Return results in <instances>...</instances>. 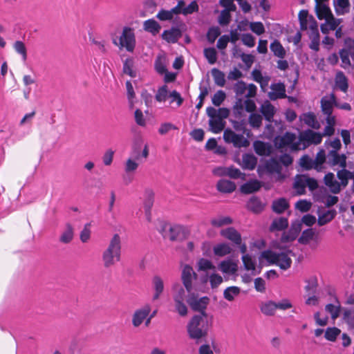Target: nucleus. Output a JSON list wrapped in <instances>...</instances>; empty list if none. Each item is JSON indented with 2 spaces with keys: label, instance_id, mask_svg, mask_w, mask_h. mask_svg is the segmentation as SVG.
I'll use <instances>...</instances> for the list:
<instances>
[{
  "label": "nucleus",
  "instance_id": "1",
  "mask_svg": "<svg viewBox=\"0 0 354 354\" xmlns=\"http://www.w3.org/2000/svg\"><path fill=\"white\" fill-rule=\"evenodd\" d=\"M212 324V317L205 312L196 315L190 319L187 326L189 337L198 342L207 336L208 330Z\"/></svg>",
  "mask_w": 354,
  "mask_h": 354
},
{
  "label": "nucleus",
  "instance_id": "2",
  "mask_svg": "<svg viewBox=\"0 0 354 354\" xmlns=\"http://www.w3.org/2000/svg\"><path fill=\"white\" fill-rule=\"evenodd\" d=\"M121 258V239L118 234L111 239L108 247L102 256L103 266L105 268L113 267Z\"/></svg>",
  "mask_w": 354,
  "mask_h": 354
},
{
  "label": "nucleus",
  "instance_id": "3",
  "mask_svg": "<svg viewBox=\"0 0 354 354\" xmlns=\"http://www.w3.org/2000/svg\"><path fill=\"white\" fill-rule=\"evenodd\" d=\"M206 113L209 117V130L214 133L221 132L225 125L224 120L230 115V110L227 108H219L216 109L214 107L209 106L206 109Z\"/></svg>",
  "mask_w": 354,
  "mask_h": 354
},
{
  "label": "nucleus",
  "instance_id": "4",
  "mask_svg": "<svg viewBox=\"0 0 354 354\" xmlns=\"http://www.w3.org/2000/svg\"><path fill=\"white\" fill-rule=\"evenodd\" d=\"M291 253V251L279 253L268 250L261 253L260 259L266 260L269 264H276L282 270H287L292 264V260L289 256Z\"/></svg>",
  "mask_w": 354,
  "mask_h": 354
},
{
  "label": "nucleus",
  "instance_id": "5",
  "mask_svg": "<svg viewBox=\"0 0 354 354\" xmlns=\"http://www.w3.org/2000/svg\"><path fill=\"white\" fill-rule=\"evenodd\" d=\"M321 134L308 129L300 132L298 142L294 145L295 150L305 149L311 144L317 145L322 141Z\"/></svg>",
  "mask_w": 354,
  "mask_h": 354
},
{
  "label": "nucleus",
  "instance_id": "6",
  "mask_svg": "<svg viewBox=\"0 0 354 354\" xmlns=\"http://www.w3.org/2000/svg\"><path fill=\"white\" fill-rule=\"evenodd\" d=\"M326 160V153L324 150H320L316 155L315 160L310 158L308 156H304L299 160V165L305 169H315L317 171H320L323 169L322 165Z\"/></svg>",
  "mask_w": 354,
  "mask_h": 354
},
{
  "label": "nucleus",
  "instance_id": "7",
  "mask_svg": "<svg viewBox=\"0 0 354 354\" xmlns=\"http://www.w3.org/2000/svg\"><path fill=\"white\" fill-rule=\"evenodd\" d=\"M113 42L118 46L120 48H124L128 52H133L136 46V39L133 30L130 28L124 27L119 37V44L114 39Z\"/></svg>",
  "mask_w": 354,
  "mask_h": 354
},
{
  "label": "nucleus",
  "instance_id": "8",
  "mask_svg": "<svg viewBox=\"0 0 354 354\" xmlns=\"http://www.w3.org/2000/svg\"><path fill=\"white\" fill-rule=\"evenodd\" d=\"M317 183L315 179L306 175L297 176L293 184V188L297 195L304 194L306 187L313 191L317 188Z\"/></svg>",
  "mask_w": 354,
  "mask_h": 354
},
{
  "label": "nucleus",
  "instance_id": "9",
  "mask_svg": "<svg viewBox=\"0 0 354 354\" xmlns=\"http://www.w3.org/2000/svg\"><path fill=\"white\" fill-rule=\"evenodd\" d=\"M223 139L225 142L232 144L236 148L247 147L250 145L244 134L236 133L229 128L224 130Z\"/></svg>",
  "mask_w": 354,
  "mask_h": 354
},
{
  "label": "nucleus",
  "instance_id": "10",
  "mask_svg": "<svg viewBox=\"0 0 354 354\" xmlns=\"http://www.w3.org/2000/svg\"><path fill=\"white\" fill-rule=\"evenodd\" d=\"M198 10V5L196 1H192L189 5H187L184 0H179L177 5L169 10L168 12H170V17L173 19L175 15L182 14L187 16L197 12Z\"/></svg>",
  "mask_w": 354,
  "mask_h": 354
},
{
  "label": "nucleus",
  "instance_id": "11",
  "mask_svg": "<svg viewBox=\"0 0 354 354\" xmlns=\"http://www.w3.org/2000/svg\"><path fill=\"white\" fill-rule=\"evenodd\" d=\"M174 294L173 298L175 302L176 310L181 316H185L187 313V308L184 304L187 290L185 288H184L179 284L174 286Z\"/></svg>",
  "mask_w": 354,
  "mask_h": 354
},
{
  "label": "nucleus",
  "instance_id": "12",
  "mask_svg": "<svg viewBox=\"0 0 354 354\" xmlns=\"http://www.w3.org/2000/svg\"><path fill=\"white\" fill-rule=\"evenodd\" d=\"M140 148L134 147L132 150V156L127 158L124 162V171L127 174L136 173L140 165Z\"/></svg>",
  "mask_w": 354,
  "mask_h": 354
},
{
  "label": "nucleus",
  "instance_id": "13",
  "mask_svg": "<svg viewBox=\"0 0 354 354\" xmlns=\"http://www.w3.org/2000/svg\"><path fill=\"white\" fill-rule=\"evenodd\" d=\"M209 301V299L207 297L198 298V295L193 291L187 292V302L194 310L205 312L204 310Z\"/></svg>",
  "mask_w": 354,
  "mask_h": 354
},
{
  "label": "nucleus",
  "instance_id": "14",
  "mask_svg": "<svg viewBox=\"0 0 354 354\" xmlns=\"http://www.w3.org/2000/svg\"><path fill=\"white\" fill-rule=\"evenodd\" d=\"M198 277L197 274L194 271L192 267L189 265H184L182 268L181 279L187 292L193 291L192 282Z\"/></svg>",
  "mask_w": 354,
  "mask_h": 354
},
{
  "label": "nucleus",
  "instance_id": "15",
  "mask_svg": "<svg viewBox=\"0 0 354 354\" xmlns=\"http://www.w3.org/2000/svg\"><path fill=\"white\" fill-rule=\"evenodd\" d=\"M234 91L237 95L250 98L257 95V87L253 84L247 85L245 82L241 81L234 85Z\"/></svg>",
  "mask_w": 354,
  "mask_h": 354
},
{
  "label": "nucleus",
  "instance_id": "16",
  "mask_svg": "<svg viewBox=\"0 0 354 354\" xmlns=\"http://www.w3.org/2000/svg\"><path fill=\"white\" fill-rule=\"evenodd\" d=\"M346 156L345 154H339L335 151H329L326 155L325 162L330 167H339L340 168L346 167Z\"/></svg>",
  "mask_w": 354,
  "mask_h": 354
},
{
  "label": "nucleus",
  "instance_id": "17",
  "mask_svg": "<svg viewBox=\"0 0 354 354\" xmlns=\"http://www.w3.org/2000/svg\"><path fill=\"white\" fill-rule=\"evenodd\" d=\"M151 312L149 304L145 305L142 308L136 310L132 317V324L134 327L140 326L147 319Z\"/></svg>",
  "mask_w": 354,
  "mask_h": 354
},
{
  "label": "nucleus",
  "instance_id": "18",
  "mask_svg": "<svg viewBox=\"0 0 354 354\" xmlns=\"http://www.w3.org/2000/svg\"><path fill=\"white\" fill-rule=\"evenodd\" d=\"M315 10L317 17L319 20L324 19V22H342V19L336 21L333 18L329 8L324 4L316 3Z\"/></svg>",
  "mask_w": 354,
  "mask_h": 354
},
{
  "label": "nucleus",
  "instance_id": "19",
  "mask_svg": "<svg viewBox=\"0 0 354 354\" xmlns=\"http://www.w3.org/2000/svg\"><path fill=\"white\" fill-rule=\"evenodd\" d=\"M302 228L301 221L297 220L294 221L289 231L287 233H284L281 236V241L283 243L290 242L294 241L301 232Z\"/></svg>",
  "mask_w": 354,
  "mask_h": 354
},
{
  "label": "nucleus",
  "instance_id": "20",
  "mask_svg": "<svg viewBox=\"0 0 354 354\" xmlns=\"http://www.w3.org/2000/svg\"><path fill=\"white\" fill-rule=\"evenodd\" d=\"M145 199L143 203L144 212L148 222L151 221V208L153 205L154 192L151 189H146Z\"/></svg>",
  "mask_w": 354,
  "mask_h": 354
},
{
  "label": "nucleus",
  "instance_id": "21",
  "mask_svg": "<svg viewBox=\"0 0 354 354\" xmlns=\"http://www.w3.org/2000/svg\"><path fill=\"white\" fill-rule=\"evenodd\" d=\"M152 288L153 290L152 301H155L160 299L165 289L163 279L160 276L155 275L153 277Z\"/></svg>",
  "mask_w": 354,
  "mask_h": 354
},
{
  "label": "nucleus",
  "instance_id": "22",
  "mask_svg": "<svg viewBox=\"0 0 354 354\" xmlns=\"http://www.w3.org/2000/svg\"><path fill=\"white\" fill-rule=\"evenodd\" d=\"M220 234L233 242L236 245L241 244V234L234 227H230L225 229H223L220 232Z\"/></svg>",
  "mask_w": 354,
  "mask_h": 354
},
{
  "label": "nucleus",
  "instance_id": "23",
  "mask_svg": "<svg viewBox=\"0 0 354 354\" xmlns=\"http://www.w3.org/2000/svg\"><path fill=\"white\" fill-rule=\"evenodd\" d=\"M324 183L329 188L330 191L333 194H338L343 188L340 182H338L334 174L328 173L324 177Z\"/></svg>",
  "mask_w": 354,
  "mask_h": 354
},
{
  "label": "nucleus",
  "instance_id": "24",
  "mask_svg": "<svg viewBox=\"0 0 354 354\" xmlns=\"http://www.w3.org/2000/svg\"><path fill=\"white\" fill-rule=\"evenodd\" d=\"M74 237V228L73 225L67 223L65 224L59 237V241L64 244L70 243Z\"/></svg>",
  "mask_w": 354,
  "mask_h": 354
},
{
  "label": "nucleus",
  "instance_id": "25",
  "mask_svg": "<svg viewBox=\"0 0 354 354\" xmlns=\"http://www.w3.org/2000/svg\"><path fill=\"white\" fill-rule=\"evenodd\" d=\"M321 105L322 111L325 115L332 114L333 106H337L335 95L332 93L328 96L322 97Z\"/></svg>",
  "mask_w": 354,
  "mask_h": 354
},
{
  "label": "nucleus",
  "instance_id": "26",
  "mask_svg": "<svg viewBox=\"0 0 354 354\" xmlns=\"http://www.w3.org/2000/svg\"><path fill=\"white\" fill-rule=\"evenodd\" d=\"M157 3L154 0H146L138 15L141 17H148L149 15L153 14L156 10Z\"/></svg>",
  "mask_w": 354,
  "mask_h": 354
},
{
  "label": "nucleus",
  "instance_id": "27",
  "mask_svg": "<svg viewBox=\"0 0 354 354\" xmlns=\"http://www.w3.org/2000/svg\"><path fill=\"white\" fill-rule=\"evenodd\" d=\"M272 92L269 93L271 100H274L278 98H284L286 97L285 86L282 83H277L271 85Z\"/></svg>",
  "mask_w": 354,
  "mask_h": 354
},
{
  "label": "nucleus",
  "instance_id": "28",
  "mask_svg": "<svg viewBox=\"0 0 354 354\" xmlns=\"http://www.w3.org/2000/svg\"><path fill=\"white\" fill-rule=\"evenodd\" d=\"M216 189L222 193H232L236 189V185L231 180L221 179L217 182Z\"/></svg>",
  "mask_w": 354,
  "mask_h": 354
},
{
  "label": "nucleus",
  "instance_id": "29",
  "mask_svg": "<svg viewBox=\"0 0 354 354\" xmlns=\"http://www.w3.org/2000/svg\"><path fill=\"white\" fill-rule=\"evenodd\" d=\"M260 111L263 115L266 120L271 122L274 115L275 114L276 109L269 101H266L261 106Z\"/></svg>",
  "mask_w": 354,
  "mask_h": 354
},
{
  "label": "nucleus",
  "instance_id": "30",
  "mask_svg": "<svg viewBox=\"0 0 354 354\" xmlns=\"http://www.w3.org/2000/svg\"><path fill=\"white\" fill-rule=\"evenodd\" d=\"M218 269L223 273L234 274L237 271V265L231 260L223 261L218 264Z\"/></svg>",
  "mask_w": 354,
  "mask_h": 354
},
{
  "label": "nucleus",
  "instance_id": "31",
  "mask_svg": "<svg viewBox=\"0 0 354 354\" xmlns=\"http://www.w3.org/2000/svg\"><path fill=\"white\" fill-rule=\"evenodd\" d=\"M333 4L337 15H344L350 10L349 0H333Z\"/></svg>",
  "mask_w": 354,
  "mask_h": 354
},
{
  "label": "nucleus",
  "instance_id": "32",
  "mask_svg": "<svg viewBox=\"0 0 354 354\" xmlns=\"http://www.w3.org/2000/svg\"><path fill=\"white\" fill-rule=\"evenodd\" d=\"M261 187L259 181L254 180L247 182L241 185L240 189L243 194H252L254 192L258 191Z\"/></svg>",
  "mask_w": 354,
  "mask_h": 354
},
{
  "label": "nucleus",
  "instance_id": "33",
  "mask_svg": "<svg viewBox=\"0 0 354 354\" xmlns=\"http://www.w3.org/2000/svg\"><path fill=\"white\" fill-rule=\"evenodd\" d=\"M162 36L168 42L174 43L180 37L181 30L178 28H172L170 30L164 31Z\"/></svg>",
  "mask_w": 354,
  "mask_h": 354
},
{
  "label": "nucleus",
  "instance_id": "34",
  "mask_svg": "<svg viewBox=\"0 0 354 354\" xmlns=\"http://www.w3.org/2000/svg\"><path fill=\"white\" fill-rule=\"evenodd\" d=\"M232 251V248L226 243H218L213 248L214 254L218 257H224L230 254Z\"/></svg>",
  "mask_w": 354,
  "mask_h": 354
},
{
  "label": "nucleus",
  "instance_id": "35",
  "mask_svg": "<svg viewBox=\"0 0 354 354\" xmlns=\"http://www.w3.org/2000/svg\"><path fill=\"white\" fill-rule=\"evenodd\" d=\"M260 309L263 314L267 316L274 315L277 308V303L268 301L262 302L260 305Z\"/></svg>",
  "mask_w": 354,
  "mask_h": 354
},
{
  "label": "nucleus",
  "instance_id": "36",
  "mask_svg": "<svg viewBox=\"0 0 354 354\" xmlns=\"http://www.w3.org/2000/svg\"><path fill=\"white\" fill-rule=\"evenodd\" d=\"M210 223L213 227H221L232 223V219L230 216H218L212 218Z\"/></svg>",
  "mask_w": 354,
  "mask_h": 354
},
{
  "label": "nucleus",
  "instance_id": "37",
  "mask_svg": "<svg viewBox=\"0 0 354 354\" xmlns=\"http://www.w3.org/2000/svg\"><path fill=\"white\" fill-rule=\"evenodd\" d=\"M337 176L340 180V185L344 188L348 185V180L353 177V172L346 169V168H342L337 171Z\"/></svg>",
  "mask_w": 354,
  "mask_h": 354
},
{
  "label": "nucleus",
  "instance_id": "38",
  "mask_svg": "<svg viewBox=\"0 0 354 354\" xmlns=\"http://www.w3.org/2000/svg\"><path fill=\"white\" fill-rule=\"evenodd\" d=\"M240 288L237 286H230L224 290L223 297L228 301H232L240 295Z\"/></svg>",
  "mask_w": 354,
  "mask_h": 354
},
{
  "label": "nucleus",
  "instance_id": "39",
  "mask_svg": "<svg viewBox=\"0 0 354 354\" xmlns=\"http://www.w3.org/2000/svg\"><path fill=\"white\" fill-rule=\"evenodd\" d=\"M167 65V59L165 55H159L156 57V59L155 61V69L159 74H164L167 72L166 68Z\"/></svg>",
  "mask_w": 354,
  "mask_h": 354
},
{
  "label": "nucleus",
  "instance_id": "40",
  "mask_svg": "<svg viewBox=\"0 0 354 354\" xmlns=\"http://www.w3.org/2000/svg\"><path fill=\"white\" fill-rule=\"evenodd\" d=\"M257 165L256 158L251 154H244L242 157L241 166L244 169L252 170Z\"/></svg>",
  "mask_w": 354,
  "mask_h": 354
},
{
  "label": "nucleus",
  "instance_id": "41",
  "mask_svg": "<svg viewBox=\"0 0 354 354\" xmlns=\"http://www.w3.org/2000/svg\"><path fill=\"white\" fill-rule=\"evenodd\" d=\"M280 141L281 146L291 145L293 150H295L294 145L298 142L296 136L292 133H285V135L281 138Z\"/></svg>",
  "mask_w": 354,
  "mask_h": 354
},
{
  "label": "nucleus",
  "instance_id": "42",
  "mask_svg": "<svg viewBox=\"0 0 354 354\" xmlns=\"http://www.w3.org/2000/svg\"><path fill=\"white\" fill-rule=\"evenodd\" d=\"M248 24H240L236 28L232 30L230 32V42L235 44L241 37V35L240 32L246 30V26Z\"/></svg>",
  "mask_w": 354,
  "mask_h": 354
},
{
  "label": "nucleus",
  "instance_id": "43",
  "mask_svg": "<svg viewBox=\"0 0 354 354\" xmlns=\"http://www.w3.org/2000/svg\"><path fill=\"white\" fill-rule=\"evenodd\" d=\"M263 117L257 113H252L248 117V123L250 126L255 129H258L262 124Z\"/></svg>",
  "mask_w": 354,
  "mask_h": 354
},
{
  "label": "nucleus",
  "instance_id": "44",
  "mask_svg": "<svg viewBox=\"0 0 354 354\" xmlns=\"http://www.w3.org/2000/svg\"><path fill=\"white\" fill-rule=\"evenodd\" d=\"M335 84H336V86L343 92H346L347 91V89H348L347 79L342 72L339 71L336 74Z\"/></svg>",
  "mask_w": 354,
  "mask_h": 354
},
{
  "label": "nucleus",
  "instance_id": "45",
  "mask_svg": "<svg viewBox=\"0 0 354 354\" xmlns=\"http://www.w3.org/2000/svg\"><path fill=\"white\" fill-rule=\"evenodd\" d=\"M336 214V212L335 210H328L321 215L319 216L318 218V225L320 226H322L330 221L333 219Z\"/></svg>",
  "mask_w": 354,
  "mask_h": 354
},
{
  "label": "nucleus",
  "instance_id": "46",
  "mask_svg": "<svg viewBox=\"0 0 354 354\" xmlns=\"http://www.w3.org/2000/svg\"><path fill=\"white\" fill-rule=\"evenodd\" d=\"M248 207L252 212L258 213L263 208V205L257 197H252L248 203Z\"/></svg>",
  "mask_w": 354,
  "mask_h": 354
},
{
  "label": "nucleus",
  "instance_id": "47",
  "mask_svg": "<svg viewBox=\"0 0 354 354\" xmlns=\"http://www.w3.org/2000/svg\"><path fill=\"white\" fill-rule=\"evenodd\" d=\"M288 225L287 218L284 217H280L274 219L270 226V230H282L286 228Z\"/></svg>",
  "mask_w": 354,
  "mask_h": 354
},
{
  "label": "nucleus",
  "instance_id": "48",
  "mask_svg": "<svg viewBox=\"0 0 354 354\" xmlns=\"http://www.w3.org/2000/svg\"><path fill=\"white\" fill-rule=\"evenodd\" d=\"M232 124L233 129L238 131L241 132L242 134L246 135L248 137H250L251 134V131L250 129L246 128L245 122L244 121H232Z\"/></svg>",
  "mask_w": 354,
  "mask_h": 354
},
{
  "label": "nucleus",
  "instance_id": "49",
  "mask_svg": "<svg viewBox=\"0 0 354 354\" xmlns=\"http://www.w3.org/2000/svg\"><path fill=\"white\" fill-rule=\"evenodd\" d=\"M239 103L240 104V107L242 109L243 106L245 107V109L247 112L254 113L257 109V106L254 100L248 98L245 100L243 102L241 100H239L238 102H236V106H239Z\"/></svg>",
  "mask_w": 354,
  "mask_h": 354
},
{
  "label": "nucleus",
  "instance_id": "50",
  "mask_svg": "<svg viewBox=\"0 0 354 354\" xmlns=\"http://www.w3.org/2000/svg\"><path fill=\"white\" fill-rule=\"evenodd\" d=\"M288 207V203L284 198L274 201L272 203V209L277 213H282Z\"/></svg>",
  "mask_w": 354,
  "mask_h": 354
},
{
  "label": "nucleus",
  "instance_id": "51",
  "mask_svg": "<svg viewBox=\"0 0 354 354\" xmlns=\"http://www.w3.org/2000/svg\"><path fill=\"white\" fill-rule=\"evenodd\" d=\"M255 152L260 156H265L269 153V147L267 144L262 141H256L254 143Z\"/></svg>",
  "mask_w": 354,
  "mask_h": 354
},
{
  "label": "nucleus",
  "instance_id": "52",
  "mask_svg": "<svg viewBox=\"0 0 354 354\" xmlns=\"http://www.w3.org/2000/svg\"><path fill=\"white\" fill-rule=\"evenodd\" d=\"M270 50L278 57L283 58L285 56V50L278 41H274L270 44Z\"/></svg>",
  "mask_w": 354,
  "mask_h": 354
},
{
  "label": "nucleus",
  "instance_id": "53",
  "mask_svg": "<svg viewBox=\"0 0 354 354\" xmlns=\"http://www.w3.org/2000/svg\"><path fill=\"white\" fill-rule=\"evenodd\" d=\"M212 75L216 84L220 86H224L225 80L224 73L223 72L218 69L213 68L212 70Z\"/></svg>",
  "mask_w": 354,
  "mask_h": 354
},
{
  "label": "nucleus",
  "instance_id": "54",
  "mask_svg": "<svg viewBox=\"0 0 354 354\" xmlns=\"http://www.w3.org/2000/svg\"><path fill=\"white\" fill-rule=\"evenodd\" d=\"M326 310L330 314L333 319H335L339 315L340 304L337 301V304H328L326 306Z\"/></svg>",
  "mask_w": 354,
  "mask_h": 354
},
{
  "label": "nucleus",
  "instance_id": "55",
  "mask_svg": "<svg viewBox=\"0 0 354 354\" xmlns=\"http://www.w3.org/2000/svg\"><path fill=\"white\" fill-rule=\"evenodd\" d=\"M198 266L199 270L207 271L209 270L214 272L216 271V267L212 264V263L209 260L206 259H201L198 261Z\"/></svg>",
  "mask_w": 354,
  "mask_h": 354
},
{
  "label": "nucleus",
  "instance_id": "56",
  "mask_svg": "<svg viewBox=\"0 0 354 354\" xmlns=\"http://www.w3.org/2000/svg\"><path fill=\"white\" fill-rule=\"evenodd\" d=\"M133 68V59L131 58L127 59L123 64V72L132 77H136V72Z\"/></svg>",
  "mask_w": 354,
  "mask_h": 354
},
{
  "label": "nucleus",
  "instance_id": "57",
  "mask_svg": "<svg viewBox=\"0 0 354 354\" xmlns=\"http://www.w3.org/2000/svg\"><path fill=\"white\" fill-rule=\"evenodd\" d=\"M241 259H242L244 267L247 270H251L252 272H255V270H256L255 261L252 259L251 256H250L249 254H244V255H243Z\"/></svg>",
  "mask_w": 354,
  "mask_h": 354
},
{
  "label": "nucleus",
  "instance_id": "58",
  "mask_svg": "<svg viewBox=\"0 0 354 354\" xmlns=\"http://www.w3.org/2000/svg\"><path fill=\"white\" fill-rule=\"evenodd\" d=\"M169 93L167 86L164 85L158 90L156 100L158 102H165L169 97Z\"/></svg>",
  "mask_w": 354,
  "mask_h": 354
},
{
  "label": "nucleus",
  "instance_id": "59",
  "mask_svg": "<svg viewBox=\"0 0 354 354\" xmlns=\"http://www.w3.org/2000/svg\"><path fill=\"white\" fill-rule=\"evenodd\" d=\"M315 235L314 230L310 228L304 230L301 236L299 239V242L302 244H307L310 240L313 239Z\"/></svg>",
  "mask_w": 354,
  "mask_h": 354
},
{
  "label": "nucleus",
  "instance_id": "60",
  "mask_svg": "<svg viewBox=\"0 0 354 354\" xmlns=\"http://www.w3.org/2000/svg\"><path fill=\"white\" fill-rule=\"evenodd\" d=\"M225 97L226 95L223 91H218L212 98V104L216 106H219L225 100Z\"/></svg>",
  "mask_w": 354,
  "mask_h": 354
},
{
  "label": "nucleus",
  "instance_id": "61",
  "mask_svg": "<svg viewBox=\"0 0 354 354\" xmlns=\"http://www.w3.org/2000/svg\"><path fill=\"white\" fill-rule=\"evenodd\" d=\"M220 34L221 30L218 27H212L207 33V39L209 43L213 44Z\"/></svg>",
  "mask_w": 354,
  "mask_h": 354
},
{
  "label": "nucleus",
  "instance_id": "62",
  "mask_svg": "<svg viewBox=\"0 0 354 354\" xmlns=\"http://www.w3.org/2000/svg\"><path fill=\"white\" fill-rule=\"evenodd\" d=\"M340 330L336 327L328 328L325 332V337L326 339L333 342L340 334Z\"/></svg>",
  "mask_w": 354,
  "mask_h": 354
},
{
  "label": "nucleus",
  "instance_id": "63",
  "mask_svg": "<svg viewBox=\"0 0 354 354\" xmlns=\"http://www.w3.org/2000/svg\"><path fill=\"white\" fill-rule=\"evenodd\" d=\"M204 54L209 63L211 64H214L217 59L216 51L213 48H205Z\"/></svg>",
  "mask_w": 354,
  "mask_h": 354
},
{
  "label": "nucleus",
  "instance_id": "64",
  "mask_svg": "<svg viewBox=\"0 0 354 354\" xmlns=\"http://www.w3.org/2000/svg\"><path fill=\"white\" fill-rule=\"evenodd\" d=\"M345 48L342 49L343 51H346L351 58L354 60V40L348 38L344 42Z\"/></svg>",
  "mask_w": 354,
  "mask_h": 354
}]
</instances>
